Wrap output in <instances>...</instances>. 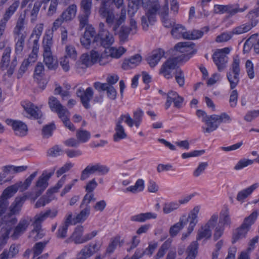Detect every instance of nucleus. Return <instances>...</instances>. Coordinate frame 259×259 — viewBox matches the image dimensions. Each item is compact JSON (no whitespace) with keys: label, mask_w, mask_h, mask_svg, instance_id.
Returning <instances> with one entry per match:
<instances>
[{"label":"nucleus","mask_w":259,"mask_h":259,"mask_svg":"<svg viewBox=\"0 0 259 259\" xmlns=\"http://www.w3.org/2000/svg\"><path fill=\"white\" fill-rule=\"evenodd\" d=\"M194 44L191 42H181L177 44L175 46V49L181 53L189 52L187 54H183L179 57L169 58L162 65L159 73L162 74L166 78L169 79L172 77L171 70L176 69L175 77L177 82L180 87L184 86L185 84V76L182 69L177 66L179 63L188 61L191 56L196 53L193 49Z\"/></svg>","instance_id":"1"},{"label":"nucleus","mask_w":259,"mask_h":259,"mask_svg":"<svg viewBox=\"0 0 259 259\" xmlns=\"http://www.w3.org/2000/svg\"><path fill=\"white\" fill-rule=\"evenodd\" d=\"M99 14L103 18L105 19V22L108 27L111 28L115 35H118L120 41L125 42L128 40V35L131 32L129 27L122 26L119 30V26L123 24L126 19V10L122 8L120 15L116 17L113 9L107 7L106 3L103 2L99 11Z\"/></svg>","instance_id":"2"},{"label":"nucleus","mask_w":259,"mask_h":259,"mask_svg":"<svg viewBox=\"0 0 259 259\" xmlns=\"http://www.w3.org/2000/svg\"><path fill=\"white\" fill-rule=\"evenodd\" d=\"M196 115L199 117H202V121L207 126L206 127H202L204 133H210L217 130L221 123L231 120L230 116L226 113H222L219 115L213 114L208 116L204 111L198 110L196 111Z\"/></svg>","instance_id":"3"},{"label":"nucleus","mask_w":259,"mask_h":259,"mask_svg":"<svg viewBox=\"0 0 259 259\" xmlns=\"http://www.w3.org/2000/svg\"><path fill=\"white\" fill-rule=\"evenodd\" d=\"M91 14L83 13L78 17L79 21V31H82L85 28L83 35L80 37V43L84 48H89L91 43V38L96 34L94 28L89 24V18Z\"/></svg>","instance_id":"4"},{"label":"nucleus","mask_w":259,"mask_h":259,"mask_svg":"<svg viewBox=\"0 0 259 259\" xmlns=\"http://www.w3.org/2000/svg\"><path fill=\"white\" fill-rule=\"evenodd\" d=\"M257 216V212L253 211L248 217L244 219L241 226L233 233L232 243H235L240 239L245 237L246 234L250 229V226L254 224L256 220Z\"/></svg>","instance_id":"5"},{"label":"nucleus","mask_w":259,"mask_h":259,"mask_svg":"<svg viewBox=\"0 0 259 259\" xmlns=\"http://www.w3.org/2000/svg\"><path fill=\"white\" fill-rule=\"evenodd\" d=\"M239 64V58L238 57L234 58L230 71L227 73V78L232 90L234 89L239 82V75L240 72Z\"/></svg>","instance_id":"6"},{"label":"nucleus","mask_w":259,"mask_h":259,"mask_svg":"<svg viewBox=\"0 0 259 259\" xmlns=\"http://www.w3.org/2000/svg\"><path fill=\"white\" fill-rule=\"evenodd\" d=\"M8 206L7 202L0 201V227L5 225L11 228L17 222L16 217L10 212L6 213Z\"/></svg>","instance_id":"7"},{"label":"nucleus","mask_w":259,"mask_h":259,"mask_svg":"<svg viewBox=\"0 0 259 259\" xmlns=\"http://www.w3.org/2000/svg\"><path fill=\"white\" fill-rule=\"evenodd\" d=\"M109 171V168L106 165L97 163L95 165H88L81 172L80 180L83 181L89 177L90 175L96 172L100 175L107 174Z\"/></svg>","instance_id":"8"},{"label":"nucleus","mask_w":259,"mask_h":259,"mask_svg":"<svg viewBox=\"0 0 259 259\" xmlns=\"http://www.w3.org/2000/svg\"><path fill=\"white\" fill-rule=\"evenodd\" d=\"M65 180L66 176L64 175L61 178L54 187L48 190L47 192V198L42 197L38 199L35 205V207L39 208L41 206H44L46 204L49 203L52 199V195L53 193L58 192V190L61 188L65 183Z\"/></svg>","instance_id":"9"},{"label":"nucleus","mask_w":259,"mask_h":259,"mask_svg":"<svg viewBox=\"0 0 259 259\" xmlns=\"http://www.w3.org/2000/svg\"><path fill=\"white\" fill-rule=\"evenodd\" d=\"M157 10V6L154 5L148 9L145 15L142 17L141 25L144 30H148L149 26L153 25L156 21V15Z\"/></svg>","instance_id":"10"},{"label":"nucleus","mask_w":259,"mask_h":259,"mask_svg":"<svg viewBox=\"0 0 259 259\" xmlns=\"http://www.w3.org/2000/svg\"><path fill=\"white\" fill-rule=\"evenodd\" d=\"M93 44L99 42L100 45L105 48H109L114 42V38L109 31H102L95 35Z\"/></svg>","instance_id":"11"},{"label":"nucleus","mask_w":259,"mask_h":259,"mask_svg":"<svg viewBox=\"0 0 259 259\" xmlns=\"http://www.w3.org/2000/svg\"><path fill=\"white\" fill-rule=\"evenodd\" d=\"M143 115V111L141 109H138L133 112V118L128 113L122 114L121 116L130 127H132L134 125L138 127L142 122Z\"/></svg>","instance_id":"12"},{"label":"nucleus","mask_w":259,"mask_h":259,"mask_svg":"<svg viewBox=\"0 0 259 259\" xmlns=\"http://www.w3.org/2000/svg\"><path fill=\"white\" fill-rule=\"evenodd\" d=\"M6 122L8 125L12 126L16 136L24 137L27 134L28 127L24 122L20 120L11 119H7Z\"/></svg>","instance_id":"13"},{"label":"nucleus","mask_w":259,"mask_h":259,"mask_svg":"<svg viewBox=\"0 0 259 259\" xmlns=\"http://www.w3.org/2000/svg\"><path fill=\"white\" fill-rule=\"evenodd\" d=\"M76 95L80 98V101L85 109H88L91 107L89 102L94 95L92 88L89 87L85 91H84L82 88H79L76 91Z\"/></svg>","instance_id":"14"},{"label":"nucleus","mask_w":259,"mask_h":259,"mask_svg":"<svg viewBox=\"0 0 259 259\" xmlns=\"http://www.w3.org/2000/svg\"><path fill=\"white\" fill-rule=\"evenodd\" d=\"M247 9V7L244 6L243 9H239L237 5H215L214 12L215 13H227L230 16H232L238 12H242Z\"/></svg>","instance_id":"15"},{"label":"nucleus","mask_w":259,"mask_h":259,"mask_svg":"<svg viewBox=\"0 0 259 259\" xmlns=\"http://www.w3.org/2000/svg\"><path fill=\"white\" fill-rule=\"evenodd\" d=\"M184 98L179 96V94L174 91H169L167 94V100L165 104V108L167 109L171 105L172 103H174L175 107L180 109L182 107Z\"/></svg>","instance_id":"16"},{"label":"nucleus","mask_w":259,"mask_h":259,"mask_svg":"<svg viewBox=\"0 0 259 259\" xmlns=\"http://www.w3.org/2000/svg\"><path fill=\"white\" fill-rule=\"evenodd\" d=\"M48 104L51 110L56 113L59 117L65 113H68V110L67 108L63 106L56 98L53 96L49 97Z\"/></svg>","instance_id":"17"},{"label":"nucleus","mask_w":259,"mask_h":259,"mask_svg":"<svg viewBox=\"0 0 259 259\" xmlns=\"http://www.w3.org/2000/svg\"><path fill=\"white\" fill-rule=\"evenodd\" d=\"M19 2L18 1H15L6 10L3 18L0 21V35L3 34L7 22L10 19L11 17L14 14L19 7Z\"/></svg>","instance_id":"18"},{"label":"nucleus","mask_w":259,"mask_h":259,"mask_svg":"<svg viewBox=\"0 0 259 259\" xmlns=\"http://www.w3.org/2000/svg\"><path fill=\"white\" fill-rule=\"evenodd\" d=\"M199 211V206H195L193 210L191 211L189 214L188 217L187 218L188 220H190V223L188 228L187 233L186 234H183L182 239H185L187 236H188L191 232L193 231L194 228L198 222L197 215Z\"/></svg>","instance_id":"19"},{"label":"nucleus","mask_w":259,"mask_h":259,"mask_svg":"<svg viewBox=\"0 0 259 259\" xmlns=\"http://www.w3.org/2000/svg\"><path fill=\"white\" fill-rule=\"evenodd\" d=\"M32 221L31 218L29 217L21 219L15 228L13 236L17 238L24 233Z\"/></svg>","instance_id":"20"},{"label":"nucleus","mask_w":259,"mask_h":259,"mask_svg":"<svg viewBox=\"0 0 259 259\" xmlns=\"http://www.w3.org/2000/svg\"><path fill=\"white\" fill-rule=\"evenodd\" d=\"M22 106L24 110L35 119H39L42 116V113L38 108L35 106L33 103L29 101L22 102Z\"/></svg>","instance_id":"21"},{"label":"nucleus","mask_w":259,"mask_h":259,"mask_svg":"<svg viewBox=\"0 0 259 259\" xmlns=\"http://www.w3.org/2000/svg\"><path fill=\"white\" fill-rule=\"evenodd\" d=\"M212 59L219 71H223L226 67L228 58L224 53L215 52L212 55Z\"/></svg>","instance_id":"22"},{"label":"nucleus","mask_w":259,"mask_h":259,"mask_svg":"<svg viewBox=\"0 0 259 259\" xmlns=\"http://www.w3.org/2000/svg\"><path fill=\"white\" fill-rule=\"evenodd\" d=\"M27 199L26 196L22 197H17L15 198L14 201L11 204L9 208V212L15 216L19 214L21 209V207L24 202Z\"/></svg>","instance_id":"23"},{"label":"nucleus","mask_w":259,"mask_h":259,"mask_svg":"<svg viewBox=\"0 0 259 259\" xmlns=\"http://www.w3.org/2000/svg\"><path fill=\"white\" fill-rule=\"evenodd\" d=\"M48 181L44 177V172L39 177L34 187L35 197H39L48 186Z\"/></svg>","instance_id":"24"},{"label":"nucleus","mask_w":259,"mask_h":259,"mask_svg":"<svg viewBox=\"0 0 259 259\" xmlns=\"http://www.w3.org/2000/svg\"><path fill=\"white\" fill-rule=\"evenodd\" d=\"M123 120L124 119L120 116L116 121L115 128V133L113 136V140L115 142H118L121 139L125 138L127 136L124 129L121 125V123Z\"/></svg>","instance_id":"25"},{"label":"nucleus","mask_w":259,"mask_h":259,"mask_svg":"<svg viewBox=\"0 0 259 259\" xmlns=\"http://www.w3.org/2000/svg\"><path fill=\"white\" fill-rule=\"evenodd\" d=\"M164 52L159 49L152 51L151 55L147 58V61L151 67H154L164 56Z\"/></svg>","instance_id":"26"},{"label":"nucleus","mask_w":259,"mask_h":259,"mask_svg":"<svg viewBox=\"0 0 259 259\" xmlns=\"http://www.w3.org/2000/svg\"><path fill=\"white\" fill-rule=\"evenodd\" d=\"M258 20H252V21L249 20V22L234 28L232 30V33L233 34L238 35L247 32L252 27L256 26Z\"/></svg>","instance_id":"27"},{"label":"nucleus","mask_w":259,"mask_h":259,"mask_svg":"<svg viewBox=\"0 0 259 259\" xmlns=\"http://www.w3.org/2000/svg\"><path fill=\"white\" fill-rule=\"evenodd\" d=\"M19 189V186L15 184L13 185L7 187L3 192L2 195L0 196V201L7 202V205H9L8 199L12 197Z\"/></svg>","instance_id":"28"},{"label":"nucleus","mask_w":259,"mask_h":259,"mask_svg":"<svg viewBox=\"0 0 259 259\" xmlns=\"http://www.w3.org/2000/svg\"><path fill=\"white\" fill-rule=\"evenodd\" d=\"M188 222V219L186 215H183L180 218L179 222L173 226L169 229V234L171 237L176 236L178 232L186 225Z\"/></svg>","instance_id":"29"},{"label":"nucleus","mask_w":259,"mask_h":259,"mask_svg":"<svg viewBox=\"0 0 259 259\" xmlns=\"http://www.w3.org/2000/svg\"><path fill=\"white\" fill-rule=\"evenodd\" d=\"M142 57L139 54H136L130 59H125L122 64V68L124 70H128L134 68L140 63Z\"/></svg>","instance_id":"30"},{"label":"nucleus","mask_w":259,"mask_h":259,"mask_svg":"<svg viewBox=\"0 0 259 259\" xmlns=\"http://www.w3.org/2000/svg\"><path fill=\"white\" fill-rule=\"evenodd\" d=\"M258 187L259 184L258 183H255L250 187L239 191L237 195V200L241 202H243V200L250 195L252 192Z\"/></svg>","instance_id":"31"},{"label":"nucleus","mask_w":259,"mask_h":259,"mask_svg":"<svg viewBox=\"0 0 259 259\" xmlns=\"http://www.w3.org/2000/svg\"><path fill=\"white\" fill-rule=\"evenodd\" d=\"M44 61L46 65L50 70H55L58 66V63L57 58L53 57L52 53L49 54H43Z\"/></svg>","instance_id":"32"},{"label":"nucleus","mask_w":259,"mask_h":259,"mask_svg":"<svg viewBox=\"0 0 259 259\" xmlns=\"http://www.w3.org/2000/svg\"><path fill=\"white\" fill-rule=\"evenodd\" d=\"M156 213L148 212L133 215L131 218V220L133 222L143 223L148 220L156 219Z\"/></svg>","instance_id":"33"},{"label":"nucleus","mask_w":259,"mask_h":259,"mask_svg":"<svg viewBox=\"0 0 259 259\" xmlns=\"http://www.w3.org/2000/svg\"><path fill=\"white\" fill-rule=\"evenodd\" d=\"M77 7L75 4L69 6L67 9L64 11L61 16L65 21H68L73 19L76 13Z\"/></svg>","instance_id":"34"},{"label":"nucleus","mask_w":259,"mask_h":259,"mask_svg":"<svg viewBox=\"0 0 259 259\" xmlns=\"http://www.w3.org/2000/svg\"><path fill=\"white\" fill-rule=\"evenodd\" d=\"M231 223V221L229 215V208L226 207L220 213L218 225H221L225 228V226H229Z\"/></svg>","instance_id":"35"},{"label":"nucleus","mask_w":259,"mask_h":259,"mask_svg":"<svg viewBox=\"0 0 259 259\" xmlns=\"http://www.w3.org/2000/svg\"><path fill=\"white\" fill-rule=\"evenodd\" d=\"M53 32H51L50 34H45L42 41L44 48L43 54H49V53H52L51 47L53 45Z\"/></svg>","instance_id":"36"},{"label":"nucleus","mask_w":259,"mask_h":259,"mask_svg":"<svg viewBox=\"0 0 259 259\" xmlns=\"http://www.w3.org/2000/svg\"><path fill=\"white\" fill-rule=\"evenodd\" d=\"M143 0H132L128 1V15L132 17L137 12L139 7L143 4Z\"/></svg>","instance_id":"37"},{"label":"nucleus","mask_w":259,"mask_h":259,"mask_svg":"<svg viewBox=\"0 0 259 259\" xmlns=\"http://www.w3.org/2000/svg\"><path fill=\"white\" fill-rule=\"evenodd\" d=\"M37 174V171H35L31 174L24 182L21 181L16 183V185L19 186V189L21 191L26 190L30 186L32 181L36 177Z\"/></svg>","instance_id":"38"},{"label":"nucleus","mask_w":259,"mask_h":259,"mask_svg":"<svg viewBox=\"0 0 259 259\" xmlns=\"http://www.w3.org/2000/svg\"><path fill=\"white\" fill-rule=\"evenodd\" d=\"M83 226H79L75 228L73 233L71 235L72 240L75 244L82 243L83 237H82L83 232Z\"/></svg>","instance_id":"39"},{"label":"nucleus","mask_w":259,"mask_h":259,"mask_svg":"<svg viewBox=\"0 0 259 259\" xmlns=\"http://www.w3.org/2000/svg\"><path fill=\"white\" fill-rule=\"evenodd\" d=\"M202 30H194L190 32H187V34H185V39H196L201 37L204 33V32H207L209 30L208 27H204L202 29Z\"/></svg>","instance_id":"40"},{"label":"nucleus","mask_w":259,"mask_h":259,"mask_svg":"<svg viewBox=\"0 0 259 259\" xmlns=\"http://www.w3.org/2000/svg\"><path fill=\"white\" fill-rule=\"evenodd\" d=\"M93 65L90 56L88 54H83L80 58L79 61L77 62L76 65L77 68H86Z\"/></svg>","instance_id":"41"},{"label":"nucleus","mask_w":259,"mask_h":259,"mask_svg":"<svg viewBox=\"0 0 259 259\" xmlns=\"http://www.w3.org/2000/svg\"><path fill=\"white\" fill-rule=\"evenodd\" d=\"M11 51V50L10 47L6 48L4 50L0 62V67L2 70H5L8 67L10 60Z\"/></svg>","instance_id":"42"},{"label":"nucleus","mask_w":259,"mask_h":259,"mask_svg":"<svg viewBox=\"0 0 259 259\" xmlns=\"http://www.w3.org/2000/svg\"><path fill=\"white\" fill-rule=\"evenodd\" d=\"M76 138L80 143H86L91 138V133L87 130L80 128L76 132Z\"/></svg>","instance_id":"43"},{"label":"nucleus","mask_w":259,"mask_h":259,"mask_svg":"<svg viewBox=\"0 0 259 259\" xmlns=\"http://www.w3.org/2000/svg\"><path fill=\"white\" fill-rule=\"evenodd\" d=\"M171 35L176 38L183 37L185 38V34H187V32L185 31V27L180 24H177L172 28L171 31Z\"/></svg>","instance_id":"44"},{"label":"nucleus","mask_w":259,"mask_h":259,"mask_svg":"<svg viewBox=\"0 0 259 259\" xmlns=\"http://www.w3.org/2000/svg\"><path fill=\"white\" fill-rule=\"evenodd\" d=\"M199 244L197 241H194L188 246L186 252L187 256L195 258L198 253Z\"/></svg>","instance_id":"45"},{"label":"nucleus","mask_w":259,"mask_h":259,"mask_svg":"<svg viewBox=\"0 0 259 259\" xmlns=\"http://www.w3.org/2000/svg\"><path fill=\"white\" fill-rule=\"evenodd\" d=\"M211 236V230L204 226H202L201 229L198 230L196 239L197 240H200L204 238L208 239L210 238Z\"/></svg>","instance_id":"46"},{"label":"nucleus","mask_w":259,"mask_h":259,"mask_svg":"<svg viewBox=\"0 0 259 259\" xmlns=\"http://www.w3.org/2000/svg\"><path fill=\"white\" fill-rule=\"evenodd\" d=\"M2 169V171L0 173L1 185L10 182L13 178L12 176L7 177L9 174H11L10 169H9L7 165L4 166Z\"/></svg>","instance_id":"47"},{"label":"nucleus","mask_w":259,"mask_h":259,"mask_svg":"<svg viewBox=\"0 0 259 259\" xmlns=\"http://www.w3.org/2000/svg\"><path fill=\"white\" fill-rule=\"evenodd\" d=\"M70 112L68 111V113H65L59 118L61 119L63 122L64 125L67 127L69 130L74 131L75 127L74 125L70 122L69 119Z\"/></svg>","instance_id":"48"},{"label":"nucleus","mask_w":259,"mask_h":259,"mask_svg":"<svg viewBox=\"0 0 259 259\" xmlns=\"http://www.w3.org/2000/svg\"><path fill=\"white\" fill-rule=\"evenodd\" d=\"M180 207V204L177 202H171L165 203L163 204V212L168 214L177 209Z\"/></svg>","instance_id":"49"},{"label":"nucleus","mask_w":259,"mask_h":259,"mask_svg":"<svg viewBox=\"0 0 259 259\" xmlns=\"http://www.w3.org/2000/svg\"><path fill=\"white\" fill-rule=\"evenodd\" d=\"M109 50L108 53L109 54V56L112 58H119L126 51V50L123 48H120L118 49H116L114 48H107ZM106 53L107 52L106 51Z\"/></svg>","instance_id":"50"},{"label":"nucleus","mask_w":259,"mask_h":259,"mask_svg":"<svg viewBox=\"0 0 259 259\" xmlns=\"http://www.w3.org/2000/svg\"><path fill=\"white\" fill-rule=\"evenodd\" d=\"M80 6L83 13L91 14L92 0H81Z\"/></svg>","instance_id":"51"},{"label":"nucleus","mask_w":259,"mask_h":259,"mask_svg":"<svg viewBox=\"0 0 259 259\" xmlns=\"http://www.w3.org/2000/svg\"><path fill=\"white\" fill-rule=\"evenodd\" d=\"M56 126L54 123H51L44 126L42 129L43 137L48 138L52 135L53 131L55 130Z\"/></svg>","instance_id":"52"},{"label":"nucleus","mask_w":259,"mask_h":259,"mask_svg":"<svg viewBox=\"0 0 259 259\" xmlns=\"http://www.w3.org/2000/svg\"><path fill=\"white\" fill-rule=\"evenodd\" d=\"M48 242H39L35 244L33 247V254L34 258L40 254L47 245Z\"/></svg>","instance_id":"53"},{"label":"nucleus","mask_w":259,"mask_h":259,"mask_svg":"<svg viewBox=\"0 0 259 259\" xmlns=\"http://www.w3.org/2000/svg\"><path fill=\"white\" fill-rule=\"evenodd\" d=\"M90 212V207L86 206L85 208L82 209L80 213L77 215L76 217V221L77 222L79 223L84 221L87 219Z\"/></svg>","instance_id":"54"},{"label":"nucleus","mask_w":259,"mask_h":259,"mask_svg":"<svg viewBox=\"0 0 259 259\" xmlns=\"http://www.w3.org/2000/svg\"><path fill=\"white\" fill-rule=\"evenodd\" d=\"M25 22V16L20 15L17 22L16 26L15 28L14 32L15 34L19 36L21 31L24 29V25Z\"/></svg>","instance_id":"55"},{"label":"nucleus","mask_w":259,"mask_h":259,"mask_svg":"<svg viewBox=\"0 0 259 259\" xmlns=\"http://www.w3.org/2000/svg\"><path fill=\"white\" fill-rule=\"evenodd\" d=\"M41 5V2H37L34 3L33 8L31 12V22L34 23L36 21Z\"/></svg>","instance_id":"56"},{"label":"nucleus","mask_w":259,"mask_h":259,"mask_svg":"<svg viewBox=\"0 0 259 259\" xmlns=\"http://www.w3.org/2000/svg\"><path fill=\"white\" fill-rule=\"evenodd\" d=\"M94 254V251L91 248V244H90L89 245L84 246V248L80 250L79 256H81L84 259H86L91 256Z\"/></svg>","instance_id":"57"},{"label":"nucleus","mask_w":259,"mask_h":259,"mask_svg":"<svg viewBox=\"0 0 259 259\" xmlns=\"http://www.w3.org/2000/svg\"><path fill=\"white\" fill-rule=\"evenodd\" d=\"M253 163V160L250 159H241L239 160L234 166V169L240 170L249 165H251Z\"/></svg>","instance_id":"58"},{"label":"nucleus","mask_w":259,"mask_h":259,"mask_svg":"<svg viewBox=\"0 0 259 259\" xmlns=\"http://www.w3.org/2000/svg\"><path fill=\"white\" fill-rule=\"evenodd\" d=\"M43 221H44L39 215V214L36 215L34 218V221L32 224V225L34 226V229L32 231V232H38V234H39V231L41 230V223Z\"/></svg>","instance_id":"59"},{"label":"nucleus","mask_w":259,"mask_h":259,"mask_svg":"<svg viewBox=\"0 0 259 259\" xmlns=\"http://www.w3.org/2000/svg\"><path fill=\"white\" fill-rule=\"evenodd\" d=\"M208 166L206 162H201L199 164L198 167L194 171L193 175L195 177H198L202 174Z\"/></svg>","instance_id":"60"},{"label":"nucleus","mask_w":259,"mask_h":259,"mask_svg":"<svg viewBox=\"0 0 259 259\" xmlns=\"http://www.w3.org/2000/svg\"><path fill=\"white\" fill-rule=\"evenodd\" d=\"M44 70L43 64L41 62L37 63L34 69V77L38 79V77L42 76Z\"/></svg>","instance_id":"61"},{"label":"nucleus","mask_w":259,"mask_h":259,"mask_svg":"<svg viewBox=\"0 0 259 259\" xmlns=\"http://www.w3.org/2000/svg\"><path fill=\"white\" fill-rule=\"evenodd\" d=\"M89 55L90 56V59L92 60L93 64L97 62L98 60H99L100 65L104 64V63H102V60L103 58L102 57H100V54L98 52L93 50L91 51L90 55Z\"/></svg>","instance_id":"62"},{"label":"nucleus","mask_w":259,"mask_h":259,"mask_svg":"<svg viewBox=\"0 0 259 259\" xmlns=\"http://www.w3.org/2000/svg\"><path fill=\"white\" fill-rule=\"evenodd\" d=\"M74 164L71 162H68L65 163L62 167L59 168L56 172V176L58 178L63 175L64 173L69 170L73 166Z\"/></svg>","instance_id":"63"},{"label":"nucleus","mask_w":259,"mask_h":259,"mask_svg":"<svg viewBox=\"0 0 259 259\" xmlns=\"http://www.w3.org/2000/svg\"><path fill=\"white\" fill-rule=\"evenodd\" d=\"M233 35L232 31L228 33H223L217 37L215 40L219 42L227 41L231 39Z\"/></svg>","instance_id":"64"}]
</instances>
